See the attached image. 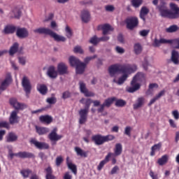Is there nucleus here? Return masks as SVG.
Instances as JSON below:
<instances>
[{
  "instance_id": "1",
  "label": "nucleus",
  "mask_w": 179,
  "mask_h": 179,
  "mask_svg": "<svg viewBox=\"0 0 179 179\" xmlns=\"http://www.w3.org/2000/svg\"><path fill=\"white\" fill-rule=\"evenodd\" d=\"M157 8L162 17L166 19H178L179 17V7L175 3H170L169 8L171 10L167 9L164 3H162Z\"/></svg>"
},
{
  "instance_id": "2",
  "label": "nucleus",
  "mask_w": 179,
  "mask_h": 179,
  "mask_svg": "<svg viewBox=\"0 0 179 179\" xmlns=\"http://www.w3.org/2000/svg\"><path fill=\"white\" fill-rule=\"evenodd\" d=\"M138 69L136 65L115 64L108 67L109 75L111 78L115 76V73L121 72L122 73H132Z\"/></svg>"
},
{
  "instance_id": "3",
  "label": "nucleus",
  "mask_w": 179,
  "mask_h": 179,
  "mask_svg": "<svg viewBox=\"0 0 179 179\" xmlns=\"http://www.w3.org/2000/svg\"><path fill=\"white\" fill-rule=\"evenodd\" d=\"M138 82H146V77L143 73H137L131 82V86L126 88L128 93H135L141 89V84Z\"/></svg>"
},
{
  "instance_id": "4",
  "label": "nucleus",
  "mask_w": 179,
  "mask_h": 179,
  "mask_svg": "<svg viewBox=\"0 0 179 179\" xmlns=\"http://www.w3.org/2000/svg\"><path fill=\"white\" fill-rule=\"evenodd\" d=\"M85 98H83L80 101V103H81V104H85V108L80 109L78 112V114L80 115L79 124H80V125H83V124H85V122L87 121L89 108H90V104L93 103V101H92L90 99H86L85 102Z\"/></svg>"
},
{
  "instance_id": "5",
  "label": "nucleus",
  "mask_w": 179,
  "mask_h": 179,
  "mask_svg": "<svg viewBox=\"0 0 179 179\" xmlns=\"http://www.w3.org/2000/svg\"><path fill=\"white\" fill-rule=\"evenodd\" d=\"M34 33H37L38 34H46L54 38L55 41H66V38L64 36H61L57 34L52 30L48 28L41 27L34 30Z\"/></svg>"
},
{
  "instance_id": "6",
  "label": "nucleus",
  "mask_w": 179,
  "mask_h": 179,
  "mask_svg": "<svg viewBox=\"0 0 179 179\" xmlns=\"http://www.w3.org/2000/svg\"><path fill=\"white\" fill-rule=\"evenodd\" d=\"M115 136L111 134L107 136H101V134H96L92 136V141L97 146H100L106 142H110V141H114Z\"/></svg>"
},
{
  "instance_id": "7",
  "label": "nucleus",
  "mask_w": 179,
  "mask_h": 179,
  "mask_svg": "<svg viewBox=\"0 0 179 179\" xmlns=\"http://www.w3.org/2000/svg\"><path fill=\"white\" fill-rule=\"evenodd\" d=\"M154 44L155 47H159L160 44H171L173 48H175V50H179V38L170 40L164 38H161L159 40L155 39Z\"/></svg>"
},
{
  "instance_id": "8",
  "label": "nucleus",
  "mask_w": 179,
  "mask_h": 179,
  "mask_svg": "<svg viewBox=\"0 0 179 179\" xmlns=\"http://www.w3.org/2000/svg\"><path fill=\"white\" fill-rule=\"evenodd\" d=\"M127 24V29L129 30H134L139 24V20L136 17H129L124 20Z\"/></svg>"
},
{
  "instance_id": "9",
  "label": "nucleus",
  "mask_w": 179,
  "mask_h": 179,
  "mask_svg": "<svg viewBox=\"0 0 179 179\" xmlns=\"http://www.w3.org/2000/svg\"><path fill=\"white\" fill-rule=\"evenodd\" d=\"M22 86L25 92L26 96L29 99L30 93H31V84L30 83V80L27 76L23 77Z\"/></svg>"
},
{
  "instance_id": "10",
  "label": "nucleus",
  "mask_w": 179,
  "mask_h": 179,
  "mask_svg": "<svg viewBox=\"0 0 179 179\" xmlns=\"http://www.w3.org/2000/svg\"><path fill=\"white\" fill-rule=\"evenodd\" d=\"M13 156L15 157H20V159H34V154L29 152H19L17 153L10 152V157L13 159Z\"/></svg>"
},
{
  "instance_id": "11",
  "label": "nucleus",
  "mask_w": 179,
  "mask_h": 179,
  "mask_svg": "<svg viewBox=\"0 0 179 179\" xmlns=\"http://www.w3.org/2000/svg\"><path fill=\"white\" fill-rule=\"evenodd\" d=\"M12 83V76L10 73H7L6 78L1 82L0 85V94L2 92L6 90L8 86Z\"/></svg>"
},
{
  "instance_id": "12",
  "label": "nucleus",
  "mask_w": 179,
  "mask_h": 179,
  "mask_svg": "<svg viewBox=\"0 0 179 179\" xmlns=\"http://www.w3.org/2000/svg\"><path fill=\"white\" fill-rule=\"evenodd\" d=\"M57 132H58V129L55 127L48 134V138L51 142H57V141L62 139V135H58Z\"/></svg>"
},
{
  "instance_id": "13",
  "label": "nucleus",
  "mask_w": 179,
  "mask_h": 179,
  "mask_svg": "<svg viewBox=\"0 0 179 179\" xmlns=\"http://www.w3.org/2000/svg\"><path fill=\"white\" fill-rule=\"evenodd\" d=\"M30 142L31 143H32V145H34V146H36V148L37 149H39L40 150H43V149L44 150L50 149V145H48V143H47L38 142L34 138H32L30 141Z\"/></svg>"
},
{
  "instance_id": "14",
  "label": "nucleus",
  "mask_w": 179,
  "mask_h": 179,
  "mask_svg": "<svg viewBox=\"0 0 179 179\" xmlns=\"http://www.w3.org/2000/svg\"><path fill=\"white\" fill-rule=\"evenodd\" d=\"M10 104L14 107L15 110H24L27 108V106L24 103H20L15 98L10 99Z\"/></svg>"
},
{
  "instance_id": "15",
  "label": "nucleus",
  "mask_w": 179,
  "mask_h": 179,
  "mask_svg": "<svg viewBox=\"0 0 179 179\" xmlns=\"http://www.w3.org/2000/svg\"><path fill=\"white\" fill-rule=\"evenodd\" d=\"M79 85H80V90L81 93H83V94H85V97L94 96V93L92 92H89V90H87V89L86 88V84H85V83L80 81Z\"/></svg>"
},
{
  "instance_id": "16",
  "label": "nucleus",
  "mask_w": 179,
  "mask_h": 179,
  "mask_svg": "<svg viewBox=\"0 0 179 179\" xmlns=\"http://www.w3.org/2000/svg\"><path fill=\"white\" fill-rule=\"evenodd\" d=\"M46 75L50 79H57V78H58V71L55 70V66H50L48 68Z\"/></svg>"
},
{
  "instance_id": "17",
  "label": "nucleus",
  "mask_w": 179,
  "mask_h": 179,
  "mask_svg": "<svg viewBox=\"0 0 179 179\" xmlns=\"http://www.w3.org/2000/svg\"><path fill=\"white\" fill-rule=\"evenodd\" d=\"M16 36L18 38H27L29 37V31L26 28H17Z\"/></svg>"
},
{
  "instance_id": "18",
  "label": "nucleus",
  "mask_w": 179,
  "mask_h": 179,
  "mask_svg": "<svg viewBox=\"0 0 179 179\" xmlns=\"http://www.w3.org/2000/svg\"><path fill=\"white\" fill-rule=\"evenodd\" d=\"M57 73L59 75H66L68 73V66L64 62L57 64Z\"/></svg>"
},
{
  "instance_id": "19",
  "label": "nucleus",
  "mask_w": 179,
  "mask_h": 179,
  "mask_svg": "<svg viewBox=\"0 0 179 179\" xmlns=\"http://www.w3.org/2000/svg\"><path fill=\"white\" fill-rule=\"evenodd\" d=\"M8 120L9 123L11 125H13V124H19V116H17V112L16 110L12 111Z\"/></svg>"
},
{
  "instance_id": "20",
  "label": "nucleus",
  "mask_w": 179,
  "mask_h": 179,
  "mask_svg": "<svg viewBox=\"0 0 179 179\" xmlns=\"http://www.w3.org/2000/svg\"><path fill=\"white\" fill-rule=\"evenodd\" d=\"M113 152H109L105 157L103 160H102L97 166L98 171H101L102 169L104 167L105 164H107L108 162H110V157L113 156Z\"/></svg>"
},
{
  "instance_id": "21",
  "label": "nucleus",
  "mask_w": 179,
  "mask_h": 179,
  "mask_svg": "<svg viewBox=\"0 0 179 179\" xmlns=\"http://www.w3.org/2000/svg\"><path fill=\"white\" fill-rule=\"evenodd\" d=\"M171 60L175 65L179 64V52L178 51L173 50L171 52Z\"/></svg>"
},
{
  "instance_id": "22",
  "label": "nucleus",
  "mask_w": 179,
  "mask_h": 179,
  "mask_svg": "<svg viewBox=\"0 0 179 179\" xmlns=\"http://www.w3.org/2000/svg\"><path fill=\"white\" fill-rule=\"evenodd\" d=\"M97 29L98 30H102L103 36L108 34V31H111V30H113L111 29V26L108 24L99 25Z\"/></svg>"
},
{
  "instance_id": "23",
  "label": "nucleus",
  "mask_w": 179,
  "mask_h": 179,
  "mask_svg": "<svg viewBox=\"0 0 179 179\" xmlns=\"http://www.w3.org/2000/svg\"><path fill=\"white\" fill-rule=\"evenodd\" d=\"M85 69H86V64L80 62L76 66V73L78 75H82L83 72H85Z\"/></svg>"
},
{
  "instance_id": "24",
  "label": "nucleus",
  "mask_w": 179,
  "mask_h": 179,
  "mask_svg": "<svg viewBox=\"0 0 179 179\" xmlns=\"http://www.w3.org/2000/svg\"><path fill=\"white\" fill-rule=\"evenodd\" d=\"M149 14V8L146 6H143L140 10V18L145 22H146V16Z\"/></svg>"
},
{
  "instance_id": "25",
  "label": "nucleus",
  "mask_w": 179,
  "mask_h": 179,
  "mask_svg": "<svg viewBox=\"0 0 179 179\" xmlns=\"http://www.w3.org/2000/svg\"><path fill=\"white\" fill-rule=\"evenodd\" d=\"M123 75L118 78L117 80L115 78L113 79V83H117V85H124L125 80L128 79V73H122Z\"/></svg>"
},
{
  "instance_id": "26",
  "label": "nucleus",
  "mask_w": 179,
  "mask_h": 179,
  "mask_svg": "<svg viewBox=\"0 0 179 179\" xmlns=\"http://www.w3.org/2000/svg\"><path fill=\"white\" fill-rule=\"evenodd\" d=\"M81 19L84 23L90 22V13L88 10H84L81 12Z\"/></svg>"
},
{
  "instance_id": "27",
  "label": "nucleus",
  "mask_w": 179,
  "mask_h": 179,
  "mask_svg": "<svg viewBox=\"0 0 179 179\" xmlns=\"http://www.w3.org/2000/svg\"><path fill=\"white\" fill-rule=\"evenodd\" d=\"M113 150L114 153H113V156H121L122 154V144L120 143H116Z\"/></svg>"
},
{
  "instance_id": "28",
  "label": "nucleus",
  "mask_w": 179,
  "mask_h": 179,
  "mask_svg": "<svg viewBox=\"0 0 179 179\" xmlns=\"http://www.w3.org/2000/svg\"><path fill=\"white\" fill-rule=\"evenodd\" d=\"M39 121L43 122V124H51L52 122V117L45 115H41L39 117Z\"/></svg>"
},
{
  "instance_id": "29",
  "label": "nucleus",
  "mask_w": 179,
  "mask_h": 179,
  "mask_svg": "<svg viewBox=\"0 0 179 179\" xmlns=\"http://www.w3.org/2000/svg\"><path fill=\"white\" fill-rule=\"evenodd\" d=\"M164 94H166V90H163L159 92L158 94H157L154 98L150 100L148 106H152V104H154V103H156L157 100H159V99H160V97H162V96H164Z\"/></svg>"
},
{
  "instance_id": "30",
  "label": "nucleus",
  "mask_w": 179,
  "mask_h": 179,
  "mask_svg": "<svg viewBox=\"0 0 179 179\" xmlns=\"http://www.w3.org/2000/svg\"><path fill=\"white\" fill-rule=\"evenodd\" d=\"M17 141V135L13 132H10L6 136V142L10 143L12 142H16Z\"/></svg>"
},
{
  "instance_id": "31",
  "label": "nucleus",
  "mask_w": 179,
  "mask_h": 179,
  "mask_svg": "<svg viewBox=\"0 0 179 179\" xmlns=\"http://www.w3.org/2000/svg\"><path fill=\"white\" fill-rule=\"evenodd\" d=\"M16 30V27L13 25H7L5 27L3 32L5 34H13Z\"/></svg>"
},
{
  "instance_id": "32",
  "label": "nucleus",
  "mask_w": 179,
  "mask_h": 179,
  "mask_svg": "<svg viewBox=\"0 0 179 179\" xmlns=\"http://www.w3.org/2000/svg\"><path fill=\"white\" fill-rule=\"evenodd\" d=\"M45 171L46 173L45 179H55L56 177L52 174V168L51 166H48L45 169Z\"/></svg>"
},
{
  "instance_id": "33",
  "label": "nucleus",
  "mask_w": 179,
  "mask_h": 179,
  "mask_svg": "<svg viewBox=\"0 0 179 179\" xmlns=\"http://www.w3.org/2000/svg\"><path fill=\"white\" fill-rule=\"evenodd\" d=\"M35 128L36 133L38 134L39 135H45V134H48V132H50V129H48V127H41L36 126Z\"/></svg>"
},
{
  "instance_id": "34",
  "label": "nucleus",
  "mask_w": 179,
  "mask_h": 179,
  "mask_svg": "<svg viewBox=\"0 0 179 179\" xmlns=\"http://www.w3.org/2000/svg\"><path fill=\"white\" fill-rule=\"evenodd\" d=\"M36 89L38 92H39V93H41V94H43V96L47 94V92L48 91V88H47V86L43 84L38 85Z\"/></svg>"
},
{
  "instance_id": "35",
  "label": "nucleus",
  "mask_w": 179,
  "mask_h": 179,
  "mask_svg": "<svg viewBox=\"0 0 179 179\" xmlns=\"http://www.w3.org/2000/svg\"><path fill=\"white\" fill-rule=\"evenodd\" d=\"M117 100V98L115 96H113L110 98H108L105 99L104 102L102 103L105 106V107H107L108 108L111 107V104L114 103Z\"/></svg>"
},
{
  "instance_id": "36",
  "label": "nucleus",
  "mask_w": 179,
  "mask_h": 179,
  "mask_svg": "<svg viewBox=\"0 0 179 179\" xmlns=\"http://www.w3.org/2000/svg\"><path fill=\"white\" fill-rule=\"evenodd\" d=\"M143 103H145V98L140 97L137 99V103L133 105L134 110H138V108H141L143 106Z\"/></svg>"
},
{
  "instance_id": "37",
  "label": "nucleus",
  "mask_w": 179,
  "mask_h": 179,
  "mask_svg": "<svg viewBox=\"0 0 179 179\" xmlns=\"http://www.w3.org/2000/svg\"><path fill=\"white\" fill-rule=\"evenodd\" d=\"M18 50H19V43L17 42H15L10 48V50H9L10 55H15V54L17 52Z\"/></svg>"
},
{
  "instance_id": "38",
  "label": "nucleus",
  "mask_w": 179,
  "mask_h": 179,
  "mask_svg": "<svg viewBox=\"0 0 179 179\" xmlns=\"http://www.w3.org/2000/svg\"><path fill=\"white\" fill-rule=\"evenodd\" d=\"M75 152L77 153L78 156H80L81 157H87V152L83 151L79 147H75Z\"/></svg>"
},
{
  "instance_id": "39",
  "label": "nucleus",
  "mask_w": 179,
  "mask_h": 179,
  "mask_svg": "<svg viewBox=\"0 0 179 179\" xmlns=\"http://www.w3.org/2000/svg\"><path fill=\"white\" fill-rule=\"evenodd\" d=\"M157 87H159V85H157V83H150L148 86V90L145 92V94L150 96V94L153 93V89H157Z\"/></svg>"
},
{
  "instance_id": "40",
  "label": "nucleus",
  "mask_w": 179,
  "mask_h": 179,
  "mask_svg": "<svg viewBox=\"0 0 179 179\" xmlns=\"http://www.w3.org/2000/svg\"><path fill=\"white\" fill-rule=\"evenodd\" d=\"M80 62V60H79V59L75 57L74 56H71L69 57V64L71 66H76Z\"/></svg>"
},
{
  "instance_id": "41",
  "label": "nucleus",
  "mask_w": 179,
  "mask_h": 179,
  "mask_svg": "<svg viewBox=\"0 0 179 179\" xmlns=\"http://www.w3.org/2000/svg\"><path fill=\"white\" fill-rule=\"evenodd\" d=\"M67 166L69 170H71L74 176H76V174H78V168L74 164H72V162H67Z\"/></svg>"
},
{
  "instance_id": "42",
  "label": "nucleus",
  "mask_w": 179,
  "mask_h": 179,
  "mask_svg": "<svg viewBox=\"0 0 179 179\" xmlns=\"http://www.w3.org/2000/svg\"><path fill=\"white\" fill-rule=\"evenodd\" d=\"M169 161V157L167 155H163L161 158H159L157 161V163L159 166H164L166 163Z\"/></svg>"
},
{
  "instance_id": "43",
  "label": "nucleus",
  "mask_w": 179,
  "mask_h": 179,
  "mask_svg": "<svg viewBox=\"0 0 179 179\" xmlns=\"http://www.w3.org/2000/svg\"><path fill=\"white\" fill-rule=\"evenodd\" d=\"M162 148V143H159L158 144L154 145L151 148V156H155L156 150H160V148Z\"/></svg>"
},
{
  "instance_id": "44",
  "label": "nucleus",
  "mask_w": 179,
  "mask_h": 179,
  "mask_svg": "<svg viewBox=\"0 0 179 179\" xmlns=\"http://www.w3.org/2000/svg\"><path fill=\"white\" fill-rule=\"evenodd\" d=\"M178 30H179L178 26L173 24L166 28V33H176V31H178Z\"/></svg>"
},
{
  "instance_id": "45",
  "label": "nucleus",
  "mask_w": 179,
  "mask_h": 179,
  "mask_svg": "<svg viewBox=\"0 0 179 179\" xmlns=\"http://www.w3.org/2000/svg\"><path fill=\"white\" fill-rule=\"evenodd\" d=\"M20 174L22 176L23 178H29V176L31 174V170L27 169L20 171Z\"/></svg>"
},
{
  "instance_id": "46",
  "label": "nucleus",
  "mask_w": 179,
  "mask_h": 179,
  "mask_svg": "<svg viewBox=\"0 0 179 179\" xmlns=\"http://www.w3.org/2000/svg\"><path fill=\"white\" fill-rule=\"evenodd\" d=\"M134 52L136 55H139V54L142 52V45H141L140 43L134 44Z\"/></svg>"
},
{
  "instance_id": "47",
  "label": "nucleus",
  "mask_w": 179,
  "mask_h": 179,
  "mask_svg": "<svg viewBox=\"0 0 179 179\" xmlns=\"http://www.w3.org/2000/svg\"><path fill=\"white\" fill-rule=\"evenodd\" d=\"M143 0H131V5L134 8H139L142 5Z\"/></svg>"
},
{
  "instance_id": "48",
  "label": "nucleus",
  "mask_w": 179,
  "mask_h": 179,
  "mask_svg": "<svg viewBox=\"0 0 179 179\" xmlns=\"http://www.w3.org/2000/svg\"><path fill=\"white\" fill-rule=\"evenodd\" d=\"M90 43L94 45H97V44L100 43V38H97L96 36H94L90 38Z\"/></svg>"
},
{
  "instance_id": "49",
  "label": "nucleus",
  "mask_w": 179,
  "mask_h": 179,
  "mask_svg": "<svg viewBox=\"0 0 179 179\" xmlns=\"http://www.w3.org/2000/svg\"><path fill=\"white\" fill-rule=\"evenodd\" d=\"M66 36L68 38H71V37H72V36L73 35V32H72V29H71V27H69V26L66 25Z\"/></svg>"
},
{
  "instance_id": "50",
  "label": "nucleus",
  "mask_w": 179,
  "mask_h": 179,
  "mask_svg": "<svg viewBox=\"0 0 179 179\" xmlns=\"http://www.w3.org/2000/svg\"><path fill=\"white\" fill-rule=\"evenodd\" d=\"M85 134L87 135V137H83L84 142H86V143H89L90 141H89V136L92 135V130L87 129L85 130Z\"/></svg>"
},
{
  "instance_id": "51",
  "label": "nucleus",
  "mask_w": 179,
  "mask_h": 179,
  "mask_svg": "<svg viewBox=\"0 0 179 179\" xmlns=\"http://www.w3.org/2000/svg\"><path fill=\"white\" fill-rule=\"evenodd\" d=\"M115 101L116 107H124L127 104V102L122 99L116 100Z\"/></svg>"
},
{
  "instance_id": "52",
  "label": "nucleus",
  "mask_w": 179,
  "mask_h": 179,
  "mask_svg": "<svg viewBox=\"0 0 179 179\" xmlns=\"http://www.w3.org/2000/svg\"><path fill=\"white\" fill-rule=\"evenodd\" d=\"M0 128H6V129H10V125L6 121L0 122Z\"/></svg>"
},
{
  "instance_id": "53",
  "label": "nucleus",
  "mask_w": 179,
  "mask_h": 179,
  "mask_svg": "<svg viewBox=\"0 0 179 179\" xmlns=\"http://www.w3.org/2000/svg\"><path fill=\"white\" fill-rule=\"evenodd\" d=\"M95 58H97V55H94V56L87 57L84 59V64H85V65H87V64H89V62L92 61V59H94Z\"/></svg>"
},
{
  "instance_id": "54",
  "label": "nucleus",
  "mask_w": 179,
  "mask_h": 179,
  "mask_svg": "<svg viewBox=\"0 0 179 179\" xmlns=\"http://www.w3.org/2000/svg\"><path fill=\"white\" fill-rule=\"evenodd\" d=\"M131 131H132V128L129 126H127L124 129V135L127 136H131Z\"/></svg>"
},
{
  "instance_id": "55",
  "label": "nucleus",
  "mask_w": 179,
  "mask_h": 179,
  "mask_svg": "<svg viewBox=\"0 0 179 179\" xmlns=\"http://www.w3.org/2000/svg\"><path fill=\"white\" fill-rule=\"evenodd\" d=\"M172 115H173L174 120H176V121H178V120H179V112L177 110H175L172 111Z\"/></svg>"
},
{
  "instance_id": "56",
  "label": "nucleus",
  "mask_w": 179,
  "mask_h": 179,
  "mask_svg": "<svg viewBox=\"0 0 179 179\" xmlns=\"http://www.w3.org/2000/svg\"><path fill=\"white\" fill-rule=\"evenodd\" d=\"M64 162V159L62 156H59L56 158V166H59L61 164Z\"/></svg>"
},
{
  "instance_id": "57",
  "label": "nucleus",
  "mask_w": 179,
  "mask_h": 179,
  "mask_svg": "<svg viewBox=\"0 0 179 179\" xmlns=\"http://www.w3.org/2000/svg\"><path fill=\"white\" fill-rule=\"evenodd\" d=\"M47 103H48L49 104H55V103H57V98L55 97L48 98Z\"/></svg>"
},
{
  "instance_id": "58",
  "label": "nucleus",
  "mask_w": 179,
  "mask_h": 179,
  "mask_svg": "<svg viewBox=\"0 0 179 179\" xmlns=\"http://www.w3.org/2000/svg\"><path fill=\"white\" fill-rule=\"evenodd\" d=\"M69 97H71V92L69 91H65L63 92L62 99H64V100H66V99H69Z\"/></svg>"
},
{
  "instance_id": "59",
  "label": "nucleus",
  "mask_w": 179,
  "mask_h": 179,
  "mask_svg": "<svg viewBox=\"0 0 179 179\" xmlns=\"http://www.w3.org/2000/svg\"><path fill=\"white\" fill-rule=\"evenodd\" d=\"M73 52L76 53L83 54V50L80 46H76L74 48Z\"/></svg>"
},
{
  "instance_id": "60",
  "label": "nucleus",
  "mask_w": 179,
  "mask_h": 179,
  "mask_svg": "<svg viewBox=\"0 0 179 179\" xmlns=\"http://www.w3.org/2000/svg\"><path fill=\"white\" fill-rule=\"evenodd\" d=\"M169 125L171 128H176L177 127V123L173 120V119H169Z\"/></svg>"
},
{
  "instance_id": "61",
  "label": "nucleus",
  "mask_w": 179,
  "mask_h": 179,
  "mask_svg": "<svg viewBox=\"0 0 179 179\" xmlns=\"http://www.w3.org/2000/svg\"><path fill=\"white\" fill-rule=\"evenodd\" d=\"M115 51L117 52L118 54H124V52H125V50L120 46H116Z\"/></svg>"
},
{
  "instance_id": "62",
  "label": "nucleus",
  "mask_w": 179,
  "mask_h": 179,
  "mask_svg": "<svg viewBox=\"0 0 179 179\" xmlns=\"http://www.w3.org/2000/svg\"><path fill=\"white\" fill-rule=\"evenodd\" d=\"M63 179H72V175H71V172H66L64 175Z\"/></svg>"
},
{
  "instance_id": "63",
  "label": "nucleus",
  "mask_w": 179,
  "mask_h": 179,
  "mask_svg": "<svg viewBox=\"0 0 179 179\" xmlns=\"http://www.w3.org/2000/svg\"><path fill=\"white\" fill-rule=\"evenodd\" d=\"M149 31H150L149 30L143 29L140 31V35H141L142 37H146V36L149 34Z\"/></svg>"
},
{
  "instance_id": "64",
  "label": "nucleus",
  "mask_w": 179,
  "mask_h": 179,
  "mask_svg": "<svg viewBox=\"0 0 179 179\" xmlns=\"http://www.w3.org/2000/svg\"><path fill=\"white\" fill-rule=\"evenodd\" d=\"M150 176L152 179H159L158 175L157 174H155V172H153V171H150Z\"/></svg>"
}]
</instances>
